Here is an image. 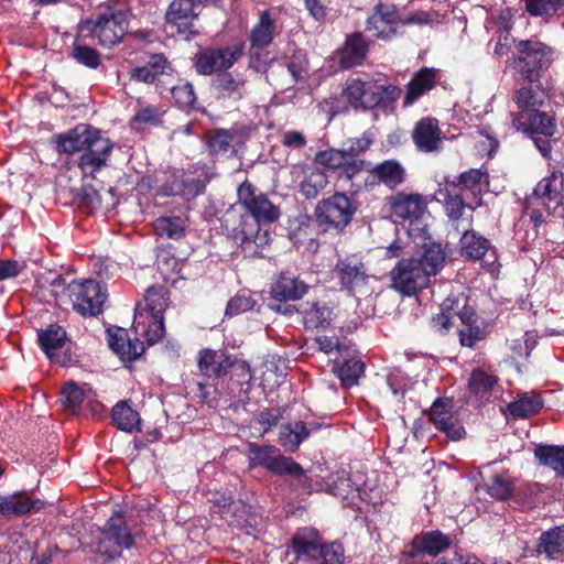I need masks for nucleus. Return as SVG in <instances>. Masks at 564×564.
Listing matches in <instances>:
<instances>
[{"instance_id":"43","label":"nucleus","mask_w":564,"mask_h":564,"mask_svg":"<svg viewBox=\"0 0 564 564\" xmlns=\"http://www.w3.org/2000/svg\"><path fill=\"white\" fill-rule=\"evenodd\" d=\"M66 332L63 327L52 324L39 334L41 348L48 358H53L56 350L64 346Z\"/></svg>"},{"instance_id":"52","label":"nucleus","mask_w":564,"mask_h":564,"mask_svg":"<svg viewBox=\"0 0 564 564\" xmlns=\"http://www.w3.org/2000/svg\"><path fill=\"white\" fill-rule=\"evenodd\" d=\"M236 132L227 129H216L210 132L208 147L213 154H225L231 148Z\"/></svg>"},{"instance_id":"59","label":"nucleus","mask_w":564,"mask_h":564,"mask_svg":"<svg viewBox=\"0 0 564 564\" xmlns=\"http://www.w3.org/2000/svg\"><path fill=\"white\" fill-rule=\"evenodd\" d=\"M452 310H455L454 302L448 297L442 304V312L432 317V327L436 332L444 333L453 325V316L451 314Z\"/></svg>"},{"instance_id":"51","label":"nucleus","mask_w":564,"mask_h":564,"mask_svg":"<svg viewBox=\"0 0 564 564\" xmlns=\"http://www.w3.org/2000/svg\"><path fill=\"white\" fill-rule=\"evenodd\" d=\"M163 112L156 106L140 108L131 118L130 126L133 129H142L145 126H156L162 120Z\"/></svg>"},{"instance_id":"10","label":"nucleus","mask_w":564,"mask_h":564,"mask_svg":"<svg viewBox=\"0 0 564 564\" xmlns=\"http://www.w3.org/2000/svg\"><path fill=\"white\" fill-rule=\"evenodd\" d=\"M243 51L242 42L229 46L207 47L196 55L195 69L204 76L225 73L237 63Z\"/></svg>"},{"instance_id":"41","label":"nucleus","mask_w":564,"mask_h":564,"mask_svg":"<svg viewBox=\"0 0 564 564\" xmlns=\"http://www.w3.org/2000/svg\"><path fill=\"white\" fill-rule=\"evenodd\" d=\"M534 455L541 465L552 468L556 475L564 477V446L539 445Z\"/></svg>"},{"instance_id":"7","label":"nucleus","mask_w":564,"mask_h":564,"mask_svg":"<svg viewBox=\"0 0 564 564\" xmlns=\"http://www.w3.org/2000/svg\"><path fill=\"white\" fill-rule=\"evenodd\" d=\"M249 467H262L279 476L301 478L305 475L300 464L291 457L282 455L281 451L273 445L249 444Z\"/></svg>"},{"instance_id":"38","label":"nucleus","mask_w":564,"mask_h":564,"mask_svg":"<svg viewBox=\"0 0 564 564\" xmlns=\"http://www.w3.org/2000/svg\"><path fill=\"white\" fill-rule=\"evenodd\" d=\"M538 551L547 558L556 560L564 554V524L545 531L540 536Z\"/></svg>"},{"instance_id":"23","label":"nucleus","mask_w":564,"mask_h":564,"mask_svg":"<svg viewBox=\"0 0 564 564\" xmlns=\"http://www.w3.org/2000/svg\"><path fill=\"white\" fill-rule=\"evenodd\" d=\"M308 285L290 272H282L272 283L270 294L278 301H295L306 294Z\"/></svg>"},{"instance_id":"19","label":"nucleus","mask_w":564,"mask_h":564,"mask_svg":"<svg viewBox=\"0 0 564 564\" xmlns=\"http://www.w3.org/2000/svg\"><path fill=\"white\" fill-rule=\"evenodd\" d=\"M412 140L421 152H436L442 148V131L434 118H423L416 122L412 131Z\"/></svg>"},{"instance_id":"40","label":"nucleus","mask_w":564,"mask_h":564,"mask_svg":"<svg viewBox=\"0 0 564 564\" xmlns=\"http://www.w3.org/2000/svg\"><path fill=\"white\" fill-rule=\"evenodd\" d=\"M333 370L343 387L350 388L358 383L364 372V364L355 357L343 358L335 361Z\"/></svg>"},{"instance_id":"64","label":"nucleus","mask_w":564,"mask_h":564,"mask_svg":"<svg viewBox=\"0 0 564 564\" xmlns=\"http://www.w3.org/2000/svg\"><path fill=\"white\" fill-rule=\"evenodd\" d=\"M435 564H482V562L475 554L456 549L451 554L440 557Z\"/></svg>"},{"instance_id":"15","label":"nucleus","mask_w":564,"mask_h":564,"mask_svg":"<svg viewBox=\"0 0 564 564\" xmlns=\"http://www.w3.org/2000/svg\"><path fill=\"white\" fill-rule=\"evenodd\" d=\"M400 15L394 4L378 3L367 19V31L381 40H389L397 34Z\"/></svg>"},{"instance_id":"26","label":"nucleus","mask_w":564,"mask_h":564,"mask_svg":"<svg viewBox=\"0 0 564 564\" xmlns=\"http://www.w3.org/2000/svg\"><path fill=\"white\" fill-rule=\"evenodd\" d=\"M43 508V502L32 499L26 492L19 491L0 498V513L3 516H23Z\"/></svg>"},{"instance_id":"21","label":"nucleus","mask_w":564,"mask_h":564,"mask_svg":"<svg viewBox=\"0 0 564 564\" xmlns=\"http://www.w3.org/2000/svg\"><path fill=\"white\" fill-rule=\"evenodd\" d=\"M512 128L516 131H521L528 134H543L545 137H552L556 132V123L553 116L541 112L540 109L528 115L521 119V117H512Z\"/></svg>"},{"instance_id":"60","label":"nucleus","mask_w":564,"mask_h":564,"mask_svg":"<svg viewBox=\"0 0 564 564\" xmlns=\"http://www.w3.org/2000/svg\"><path fill=\"white\" fill-rule=\"evenodd\" d=\"M143 350L144 347L142 341L139 339L131 340L128 336L127 339L118 346L115 354L123 361H132L139 358Z\"/></svg>"},{"instance_id":"4","label":"nucleus","mask_w":564,"mask_h":564,"mask_svg":"<svg viewBox=\"0 0 564 564\" xmlns=\"http://www.w3.org/2000/svg\"><path fill=\"white\" fill-rule=\"evenodd\" d=\"M128 28V15L124 11L107 8L95 18L82 21L78 31L84 36L96 39L101 46L111 47L124 36Z\"/></svg>"},{"instance_id":"25","label":"nucleus","mask_w":564,"mask_h":564,"mask_svg":"<svg viewBox=\"0 0 564 564\" xmlns=\"http://www.w3.org/2000/svg\"><path fill=\"white\" fill-rule=\"evenodd\" d=\"M545 97L546 96L544 90L539 87L529 86L521 87L520 89L516 90L512 99L519 111L511 112L510 119L512 120V117H521V119L528 117V115L534 112L544 105Z\"/></svg>"},{"instance_id":"12","label":"nucleus","mask_w":564,"mask_h":564,"mask_svg":"<svg viewBox=\"0 0 564 564\" xmlns=\"http://www.w3.org/2000/svg\"><path fill=\"white\" fill-rule=\"evenodd\" d=\"M106 543H111L119 550H130L134 545V535L128 528L123 516L115 512L101 529V539L98 543V552L107 554L108 560L120 555L119 552H108Z\"/></svg>"},{"instance_id":"5","label":"nucleus","mask_w":564,"mask_h":564,"mask_svg":"<svg viewBox=\"0 0 564 564\" xmlns=\"http://www.w3.org/2000/svg\"><path fill=\"white\" fill-rule=\"evenodd\" d=\"M332 272L341 291L354 296L364 295L370 291L369 283L373 276L358 253L338 257Z\"/></svg>"},{"instance_id":"24","label":"nucleus","mask_w":564,"mask_h":564,"mask_svg":"<svg viewBox=\"0 0 564 564\" xmlns=\"http://www.w3.org/2000/svg\"><path fill=\"white\" fill-rule=\"evenodd\" d=\"M212 87L218 100L238 101L246 93V80L241 75L221 73L213 80Z\"/></svg>"},{"instance_id":"16","label":"nucleus","mask_w":564,"mask_h":564,"mask_svg":"<svg viewBox=\"0 0 564 564\" xmlns=\"http://www.w3.org/2000/svg\"><path fill=\"white\" fill-rule=\"evenodd\" d=\"M112 149L113 143L108 138L101 137L84 151L77 161L83 177L96 178V174L108 165Z\"/></svg>"},{"instance_id":"22","label":"nucleus","mask_w":564,"mask_h":564,"mask_svg":"<svg viewBox=\"0 0 564 564\" xmlns=\"http://www.w3.org/2000/svg\"><path fill=\"white\" fill-rule=\"evenodd\" d=\"M322 545V538L318 531L311 527L299 529L293 538L291 547L297 560L317 558Z\"/></svg>"},{"instance_id":"37","label":"nucleus","mask_w":564,"mask_h":564,"mask_svg":"<svg viewBox=\"0 0 564 564\" xmlns=\"http://www.w3.org/2000/svg\"><path fill=\"white\" fill-rule=\"evenodd\" d=\"M115 426L122 432L140 431L141 419L139 413L131 408L128 401H119L111 411Z\"/></svg>"},{"instance_id":"30","label":"nucleus","mask_w":564,"mask_h":564,"mask_svg":"<svg viewBox=\"0 0 564 564\" xmlns=\"http://www.w3.org/2000/svg\"><path fill=\"white\" fill-rule=\"evenodd\" d=\"M229 357L223 351L204 349L199 352L198 368L206 377L219 378L231 367Z\"/></svg>"},{"instance_id":"48","label":"nucleus","mask_w":564,"mask_h":564,"mask_svg":"<svg viewBox=\"0 0 564 564\" xmlns=\"http://www.w3.org/2000/svg\"><path fill=\"white\" fill-rule=\"evenodd\" d=\"M488 187V175L480 169H471L462 173L459 177V191L468 189L474 195L480 194Z\"/></svg>"},{"instance_id":"8","label":"nucleus","mask_w":564,"mask_h":564,"mask_svg":"<svg viewBox=\"0 0 564 564\" xmlns=\"http://www.w3.org/2000/svg\"><path fill=\"white\" fill-rule=\"evenodd\" d=\"M356 206L351 198L343 193L322 199L315 207V219L324 231H341L351 221Z\"/></svg>"},{"instance_id":"20","label":"nucleus","mask_w":564,"mask_h":564,"mask_svg":"<svg viewBox=\"0 0 564 564\" xmlns=\"http://www.w3.org/2000/svg\"><path fill=\"white\" fill-rule=\"evenodd\" d=\"M392 215L402 220H419L426 212V199L420 194L397 193L391 196Z\"/></svg>"},{"instance_id":"13","label":"nucleus","mask_w":564,"mask_h":564,"mask_svg":"<svg viewBox=\"0 0 564 564\" xmlns=\"http://www.w3.org/2000/svg\"><path fill=\"white\" fill-rule=\"evenodd\" d=\"M294 310L302 316L305 329H326L332 326L336 316L335 305L328 301H305L297 308L286 305L283 313L291 314Z\"/></svg>"},{"instance_id":"39","label":"nucleus","mask_w":564,"mask_h":564,"mask_svg":"<svg viewBox=\"0 0 564 564\" xmlns=\"http://www.w3.org/2000/svg\"><path fill=\"white\" fill-rule=\"evenodd\" d=\"M459 248L462 256L478 260L481 259L491 248L487 238L475 230H466L460 240Z\"/></svg>"},{"instance_id":"2","label":"nucleus","mask_w":564,"mask_h":564,"mask_svg":"<svg viewBox=\"0 0 564 564\" xmlns=\"http://www.w3.org/2000/svg\"><path fill=\"white\" fill-rule=\"evenodd\" d=\"M445 263V253L440 245H425L419 257L400 260L390 272L392 288L403 295H414L426 288L431 276Z\"/></svg>"},{"instance_id":"61","label":"nucleus","mask_w":564,"mask_h":564,"mask_svg":"<svg viewBox=\"0 0 564 564\" xmlns=\"http://www.w3.org/2000/svg\"><path fill=\"white\" fill-rule=\"evenodd\" d=\"M373 142V135L371 132L366 131L359 138H352L347 140L345 143V151L349 158H355L366 152Z\"/></svg>"},{"instance_id":"33","label":"nucleus","mask_w":564,"mask_h":564,"mask_svg":"<svg viewBox=\"0 0 564 564\" xmlns=\"http://www.w3.org/2000/svg\"><path fill=\"white\" fill-rule=\"evenodd\" d=\"M302 173L303 178L299 184L301 194L307 199L316 198L328 183L326 174L313 165L304 166Z\"/></svg>"},{"instance_id":"9","label":"nucleus","mask_w":564,"mask_h":564,"mask_svg":"<svg viewBox=\"0 0 564 564\" xmlns=\"http://www.w3.org/2000/svg\"><path fill=\"white\" fill-rule=\"evenodd\" d=\"M210 0H174L165 14L166 30L172 35H177L189 41L196 33L193 29L194 21L200 14L202 8Z\"/></svg>"},{"instance_id":"14","label":"nucleus","mask_w":564,"mask_h":564,"mask_svg":"<svg viewBox=\"0 0 564 564\" xmlns=\"http://www.w3.org/2000/svg\"><path fill=\"white\" fill-rule=\"evenodd\" d=\"M101 137L98 129L82 123L66 132L54 135V140L59 153L74 154L83 153Z\"/></svg>"},{"instance_id":"29","label":"nucleus","mask_w":564,"mask_h":564,"mask_svg":"<svg viewBox=\"0 0 564 564\" xmlns=\"http://www.w3.org/2000/svg\"><path fill=\"white\" fill-rule=\"evenodd\" d=\"M318 429L317 424L307 426L304 422L297 421L281 426L279 443L290 452H295L313 431Z\"/></svg>"},{"instance_id":"63","label":"nucleus","mask_w":564,"mask_h":564,"mask_svg":"<svg viewBox=\"0 0 564 564\" xmlns=\"http://www.w3.org/2000/svg\"><path fill=\"white\" fill-rule=\"evenodd\" d=\"M76 197L79 206L88 210L98 208L101 204L99 192L91 185L83 186Z\"/></svg>"},{"instance_id":"31","label":"nucleus","mask_w":564,"mask_h":564,"mask_svg":"<svg viewBox=\"0 0 564 564\" xmlns=\"http://www.w3.org/2000/svg\"><path fill=\"white\" fill-rule=\"evenodd\" d=\"M368 53V43L360 32L349 35L340 52V65L344 68H351L360 65Z\"/></svg>"},{"instance_id":"35","label":"nucleus","mask_w":564,"mask_h":564,"mask_svg":"<svg viewBox=\"0 0 564 564\" xmlns=\"http://www.w3.org/2000/svg\"><path fill=\"white\" fill-rule=\"evenodd\" d=\"M436 70L434 68L420 69L408 84V90L404 97V106H410L416 101L425 91L432 89L435 85Z\"/></svg>"},{"instance_id":"50","label":"nucleus","mask_w":564,"mask_h":564,"mask_svg":"<svg viewBox=\"0 0 564 564\" xmlns=\"http://www.w3.org/2000/svg\"><path fill=\"white\" fill-rule=\"evenodd\" d=\"M144 301L149 315L160 317L167 306L166 291L161 286H151L147 290Z\"/></svg>"},{"instance_id":"1","label":"nucleus","mask_w":564,"mask_h":564,"mask_svg":"<svg viewBox=\"0 0 564 564\" xmlns=\"http://www.w3.org/2000/svg\"><path fill=\"white\" fill-rule=\"evenodd\" d=\"M237 196L249 216H243L230 207L223 216V229L246 254L258 256L257 249L267 245L269 240L268 232L260 231V224L275 221L280 217V209L249 181L239 185Z\"/></svg>"},{"instance_id":"32","label":"nucleus","mask_w":564,"mask_h":564,"mask_svg":"<svg viewBox=\"0 0 564 564\" xmlns=\"http://www.w3.org/2000/svg\"><path fill=\"white\" fill-rule=\"evenodd\" d=\"M430 419L437 430L445 432L453 441H459L464 437V429L457 423L454 415L438 402L432 405Z\"/></svg>"},{"instance_id":"36","label":"nucleus","mask_w":564,"mask_h":564,"mask_svg":"<svg viewBox=\"0 0 564 564\" xmlns=\"http://www.w3.org/2000/svg\"><path fill=\"white\" fill-rule=\"evenodd\" d=\"M372 174L389 188L403 184L406 180V171L397 160H387L372 169Z\"/></svg>"},{"instance_id":"44","label":"nucleus","mask_w":564,"mask_h":564,"mask_svg":"<svg viewBox=\"0 0 564 564\" xmlns=\"http://www.w3.org/2000/svg\"><path fill=\"white\" fill-rule=\"evenodd\" d=\"M485 486L490 497L501 501L509 499L514 489L512 477L507 471L491 476Z\"/></svg>"},{"instance_id":"53","label":"nucleus","mask_w":564,"mask_h":564,"mask_svg":"<svg viewBox=\"0 0 564 564\" xmlns=\"http://www.w3.org/2000/svg\"><path fill=\"white\" fill-rule=\"evenodd\" d=\"M527 11L534 17H551L564 7V0H524Z\"/></svg>"},{"instance_id":"45","label":"nucleus","mask_w":564,"mask_h":564,"mask_svg":"<svg viewBox=\"0 0 564 564\" xmlns=\"http://www.w3.org/2000/svg\"><path fill=\"white\" fill-rule=\"evenodd\" d=\"M186 220L182 217H160L154 221V230L160 237L181 239L185 235Z\"/></svg>"},{"instance_id":"46","label":"nucleus","mask_w":564,"mask_h":564,"mask_svg":"<svg viewBox=\"0 0 564 564\" xmlns=\"http://www.w3.org/2000/svg\"><path fill=\"white\" fill-rule=\"evenodd\" d=\"M542 406L543 403L540 397L524 394L520 399L510 402L507 409L513 417L527 419L536 414Z\"/></svg>"},{"instance_id":"55","label":"nucleus","mask_w":564,"mask_h":564,"mask_svg":"<svg viewBox=\"0 0 564 564\" xmlns=\"http://www.w3.org/2000/svg\"><path fill=\"white\" fill-rule=\"evenodd\" d=\"M257 305V300L243 291L229 300L226 307V315L235 316L241 313H246L248 311L254 310Z\"/></svg>"},{"instance_id":"57","label":"nucleus","mask_w":564,"mask_h":564,"mask_svg":"<svg viewBox=\"0 0 564 564\" xmlns=\"http://www.w3.org/2000/svg\"><path fill=\"white\" fill-rule=\"evenodd\" d=\"M61 400L69 411L74 412L84 401V391L76 383L69 382L63 388Z\"/></svg>"},{"instance_id":"34","label":"nucleus","mask_w":564,"mask_h":564,"mask_svg":"<svg viewBox=\"0 0 564 564\" xmlns=\"http://www.w3.org/2000/svg\"><path fill=\"white\" fill-rule=\"evenodd\" d=\"M498 386V377L481 368L471 371L468 380V390L480 400L488 401Z\"/></svg>"},{"instance_id":"47","label":"nucleus","mask_w":564,"mask_h":564,"mask_svg":"<svg viewBox=\"0 0 564 564\" xmlns=\"http://www.w3.org/2000/svg\"><path fill=\"white\" fill-rule=\"evenodd\" d=\"M84 36L79 33L72 46V57L80 65L96 69L101 64V56L98 51L80 42Z\"/></svg>"},{"instance_id":"62","label":"nucleus","mask_w":564,"mask_h":564,"mask_svg":"<svg viewBox=\"0 0 564 564\" xmlns=\"http://www.w3.org/2000/svg\"><path fill=\"white\" fill-rule=\"evenodd\" d=\"M367 165V162L364 160L348 158L345 162V165L341 167L338 174L339 181L352 182L354 180L359 177V175L364 172Z\"/></svg>"},{"instance_id":"28","label":"nucleus","mask_w":564,"mask_h":564,"mask_svg":"<svg viewBox=\"0 0 564 564\" xmlns=\"http://www.w3.org/2000/svg\"><path fill=\"white\" fill-rule=\"evenodd\" d=\"M273 32L274 22L269 11L261 12L258 23L250 33V53L252 56L258 57L260 52L272 43Z\"/></svg>"},{"instance_id":"42","label":"nucleus","mask_w":564,"mask_h":564,"mask_svg":"<svg viewBox=\"0 0 564 564\" xmlns=\"http://www.w3.org/2000/svg\"><path fill=\"white\" fill-rule=\"evenodd\" d=\"M453 191L456 186H452ZM434 197L437 202L443 203L446 209V214L452 219H459L463 216V212L466 208V204L460 193L452 192L448 187H440Z\"/></svg>"},{"instance_id":"49","label":"nucleus","mask_w":564,"mask_h":564,"mask_svg":"<svg viewBox=\"0 0 564 564\" xmlns=\"http://www.w3.org/2000/svg\"><path fill=\"white\" fill-rule=\"evenodd\" d=\"M487 336L486 323L484 319L467 323L459 328V341L463 346L474 348L478 341Z\"/></svg>"},{"instance_id":"54","label":"nucleus","mask_w":564,"mask_h":564,"mask_svg":"<svg viewBox=\"0 0 564 564\" xmlns=\"http://www.w3.org/2000/svg\"><path fill=\"white\" fill-rule=\"evenodd\" d=\"M171 94L175 102L181 108H191L196 101V94L193 85L187 80H181L171 88Z\"/></svg>"},{"instance_id":"3","label":"nucleus","mask_w":564,"mask_h":564,"mask_svg":"<svg viewBox=\"0 0 564 564\" xmlns=\"http://www.w3.org/2000/svg\"><path fill=\"white\" fill-rule=\"evenodd\" d=\"M517 55L512 67L521 79L538 82L553 61V50L538 40H513Z\"/></svg>"},{"instance_id":"18","label":"nucleus","mask_w":564,"mask_h":564,"mask_svg":"<svg viewBox=\"0 0 564 564\" xmlns=\"http://www.w3.org/2000/svg\"><path fill=\"white\" fill-rule=\"evenodd\" d=\"M375 86L359 78H350L343 89V98L355 109H372L380 105L378 94H372Z\"/></svg>"},{"instance_id":"11","label":"nucleus","mask_w":564,"mask_h":564,"mask_svg":"<svg viewBox=\"0 0 564 564\" xmlns=\"http://www.w3.org/2000/svg\"><path fill=\"white\" fill-rule=\"evenodd\" d=\"M563 188V173L553 171L534 187L533 194L529 197L531 205H542L547 215L564 218Z\"/></svg>"},{"instance_id":"6","label":"nucleus","mask_w":564,"mask_h":564,"mask_svg":"<svg viewBox=\"0 0 564 564\" xmlns=\"http://www.w3.org/2000/svg\"><path fill=\"white\" fill-rule=\"evenodd\" d=\"M64 294L68 297L74 311L85 317L99 315L107 300L106 289L91 279L72 281L64 289Z\"/></svg>"},{"instance_id":"58","label":"nucleus","mask_w":564,"mask_h":564,"mask_svg":"<svg viewBox=\"0 0 564 564\" xmlns=\"http://www.w3.org/2000/svg\"><path fill=\"white\" fill-rule=\"evenodd\" d=\"M317 557L323 561V564H344V547L336 542L322 544Z\"/></svg>"},{"instance_id":"27","label":"nucleus","mask_w":564,"mask_h":564,"mask_svg":"<svg viewBox=\"0 0 564 564\" xmlns=\"http://www.w3.org/2000/svg\"><path fill=\"white\" fill-rule=\"evenodd\" d=\"M203 186L199 181L184 178L180 172L166 175L165 181L160 186L159 193L163 196L181 195L185 197H195L202 193Z\"/></svg>"},{"instance_id":"56","label":"nucleus","mask_w":564,"mask_h":564,"mask_svg":"<svg viewBox=\"0 0 564 564\" xmlns=\"http://www.w3.org/2000/svg\"><path fill=\"white\" fill-rule=\"evenodd\" d=\"M348 158L349 156L345 149H329L318 152L316 154V162L330 170L340 171Z\"/></svg>"},{"instance_id":"17","label":"nucleus","mask_w":564,"mask_h":564,"mask_svg":"<svg viewBox=\"0 0 564 564\" xmlns=\"http://www.w3.org/2000/svg\"><path fill=\"white\" fill-rule=\"evenodd\" d=\"M452 543V538L441 530L423 531L412 539L409 555L414 557L419 554H427L435 557L449 549Z\"/></svg>"}]
</instances>
